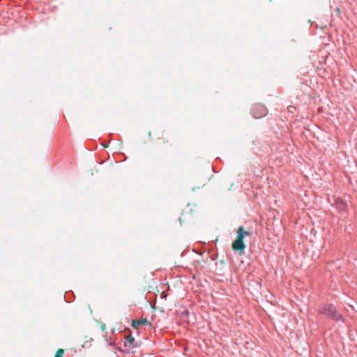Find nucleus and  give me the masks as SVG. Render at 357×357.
I'll list each match as a JSON object with an SVG mask.
<instances>
[{"label":"nucleus","instance_id":"nucleus-2","mask_svg":"<svg viewBox=\"0 0 357 357\" xmlns=\"http://www.w3.org/2000/svg\"><path fill=\"white\" fill-rule=\"evenodd\" d=\"M319 313L327 316L334 321H340L342 318V315L337 311L335 307L330 303L323 304L320 307Z\"/></svg>","mask_w":357,"mask_h":357},{"label":"nucleus","instance_id":"nucleus-3","mask_svg":"<svg viewBox=\"0 0 357 357\" xmlns=\"http://www.w3.org/2000/svg\"><path fill=\"white\" fill-rule=\"evenodd\" d=\"M251 113L254 118L261 119L268 114L266 107L261 104L255 105L252 109Z\"/></svg>","mask_w":357,"mask_h":357},{"label":"nucleus","instance_id":"nucleus-1","mask_svg":"<svg viewBox=\"0 0 357 357\" xmlns=\"http://www.w3.org/2000/svg\"><path fill=\"white\" fill-rule=\"evenodd\" d=\"M250 233L244 230L243 226H240L237 230V238L232 243V249L234 251L238 252L240 255H242L245 252V245L243 243V238L250 236Z\"/></svg>","mask_w":357,"mask_h":357},{"label":"nucleus","instance_id":"nucleus-6","mask_svg":"<svg viewBox=\"0 0 357 357\" xmlns=\"http://www.w3.org/2000/svg\"><path fill=\"white\" fill-rule=\"evenodd\" d=\"M337 208L340 211H344L347 208V204L344 202L342 201V200L338 202H337Z\"/></svg>","mask_w":357,"mask_h":357},{"label":"nucleus","instance_id":"nucleus-4","mask_svg":"<svg viewBox=\"0 0 357 357\" xmlns=\"http://www.w3.org/2000/svg\"><path fill=\"white\" fill-rule=\"evenodd\" d=\"M136 346L135 339L132 336L130 335L125 337L123 342V347L125 348L124 352L129 353L130 351Z\"/></svg>","mask_w":357,"mask_h":357},{"label":"nucleus","instance_id":"nucleus-7","mask_svg":"<svg viewBox=\"0 0 357 357\" xmlns=\"http://www.w3.org/2000/svg\"><path fill=\"white\" fill-rule=\"evenodd\" d=\"M64 354V351L62 349H59L57 350L55 357H63Z\"/></svg>","mask_w":357,"mask_h":357},{"label":"nucleus","instance_id":"nucleus-5","mask_svg":"<svg viewBox=\"0 0 357 357\" xmlns=\"http://www.w3.org/2000/svg\"><path fill=\"white\" fill-rule=\"evenodd\" d=\"M151 326V323H149L146 319H134L132 321V327L135 329H138L142 326Z\"/></svg>","mask_w":357,"mask_h":357},{"label":"nucleus","instance_id":"nucleus-8","mask_svg":"<svg viewBox=\"0 0 357 357\" xmlns=\"http://www.w3.org/2000/svg\"><path fill=\"white\" fill-rule=\"evenodd\" d=\"M296 109V107L294 106H289L288 107V111L289 112H294V111Z\"/></svg>","mask_w":357,"mask_h":357}]
</instances>
